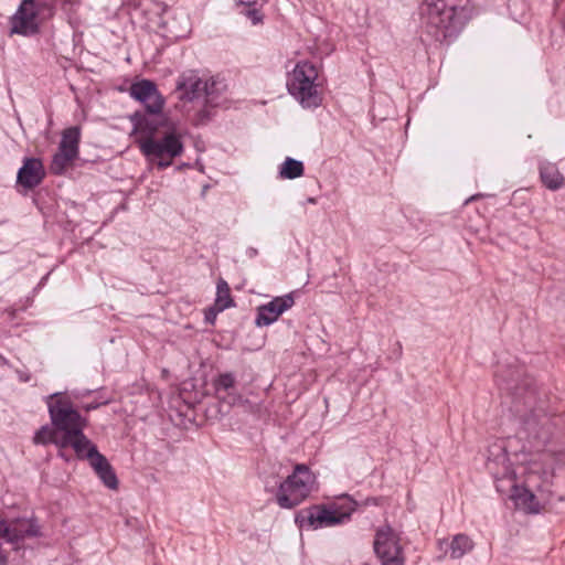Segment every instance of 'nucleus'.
Here are the masks:
<instances>
[{
	"label": "nucleus",
	"mask_w": 565,
	"mask_h": 565,
	"mask_svg": "<svg viewBox=\"0 0 565 565\" xmlns=\"http://www.w3.org/2000/svg\"><path fill=\"white\" fill-rule=\"evenodd\" d=\"M79 459L87 460L96 475L100 473L110 465L107 458L98 451L97 447L93 443H90L87 450L84 451Z\"/></svg>",
	"instance_id": "obj_19"
},
{
	"label": "nucleus",
	"mask_w": 565,
	"mask_h": 565,
	"mask_svg": "<svg viewBox=\"0 0 565 565\" xmlns=\"http://www.w3.org/2000/svg\"><path fill=\"white\" fill-rule=\"evenodd\" d=\"M159 125L167 128L162 137L145 139L140 142V150L159 169H166L172 164L174 158L183 153V134L177 122L168 117H162Z\"/></svg>",
	"instance_id": "obj_3"
},
{
	"label": "nucleus",
	"mask_w": 565,
	"mask_h": 565,
	"mask_svg": "<svg viewBox=\"0 0 565 565\" xmlns=\"http://www.w3.org/2000/svg\"><path fill=\"white\" fill-rule=\"evenodd\" d=\"M129 95L145 106L147 114L160 116V120L166 117L162 115L166 99L152 81L141 79L132 83L129 87Z\"/></svg>",
	"instance_id": "obj_11"
},
{
	"label": "nucleus",
	"mask_w": 565,
	"mask_h": 565,
	"mask_svg": "<svg viewBox=\"0 0 565 565\" xmlns=\"http://www.w3.org/2000/svg\"><path fill=\"white\" fill-rule=\"evenodd\" d=\"M95 407H96L95 405H88V406L86 407V409H87V411H90V409H93V408H95Z\"/></svg>",
	"instance_id": "obj_32"
},
{
	"label": "nucleus",
	"mask_w": 565,
	"mask_h": 565,
	"mask_svg": "<svg viewBox=\"0 0 565 565\" xmlns=\"http://www.w3.org/2000/svg\"><path fill=\"white\" fill-rule=\"evenodd\" d=\"M53 427L58 431L84 433L87 420L74 408L68 396L54 393L47 401Z\"/></svg>",
	"instance_id": "obj_6"
},
{
	"label": "nucleus",
	"mask_w": 565,
	"mask_h": 565,
	"mask_svg": "<svg viewBox=\"0 0 565 565\" xmlns=\"http://www.w3.org/2000/svg\"><path fill=\"white\" fill-rule=\"evenodd\" d=\"M81 140V130L78 127H70L62 134L58 150L78 157V145Z\"/></svg>",
	"instance_id": "obj_18"
},
{
	"label": "nucleus",
	"mask_w": 565,
	"mask_h": 565,
	"mask_svg": "<svg viewBox=\"0 0 565 565\" xmlns=\"http://www.w3.org/2000/svg\"><path fill=\"white\" fill-rule=\"evenodd\" d=\"M315 476L306 465H297L294 473L280 484L277 492L279 507L291 509L300 504L311 492Z\"/></svg>",
	"instance_id": "obj_5"
},
{
	"label": "nucleus",
	"mask_w": 565,
	"mask_h": 565,
	"mask_svg": "<svg viewBox=\"0 0 565 565\" xmlns=\"http://www.w3.org/2000/svg\"><path fill=\"white\" fill-rule=\"evenodd\" d=\"M76 157L57 150V152L53 156L50 170L53 174H63L64 171L73 163Z\"/></svg>",
	"instance_id": "obj_22"
},
{
	"label": "nucleus",
	"mask_w": 565,
	"mask_h": 565,
	"mask_svg": "<svg viewBox=\"0 0 565 565\" xmlns=\"http://www.w3.org/2000/svg\"><path fill=\"white\" fill-rule=\"evenodd\" d=\"M55 434H56V429L54 427L50 428L49 426H43L34 435L33 441L35 444H42V445H45L49 443L53 444Z\"/></svg>",
	"instance_id": "obj_24"
},
{
	"label": "nucleus",
	"mask_w": 565,
	"mask_h": 565,
	"mask_svg": "<svg viewBox=\"0 0 565 565\" xmlns=\"http://www.w3.org/2000/svg\"><path fill=\"white\" fill-rule=\"evenodd\" d=\"M40 536H42L41 526L35 518H17L9 521L6 542L18 550L24 540Z\"/></svg>",
	"instance_id": "obj_12"
},
{
	"label": "nucleus",
	"mask_w": 565,
	"mask_h": 565,
	"mask_svg": "<svg viewBox=\"0 0 565 565\" xmlns=\"http://www.w3.org/2000/svg\"><path fill=\"white\" fill-rule=\"evenodd\" d=\"M422 15L427 32L439 42L454 35L460 28L455 7L449 6L446 0H425Z\"/></svg>",
	"instance_id": "obj_4"
},
{
	"label": "nucleus",
	"mask_w": 565,
	"mask_h": 565,
	"mask_svg": "<svg viewBox=\"0 0 565 565\" xmlns=\"http://www.w3.org/2000/svg\"><path fill=\"white\" fill-rule=\"evenodd\" d=\"M9 529V521L0 518V537L6 541Z\"/></svg>",
	"instance_id": "obj_28"
},
{
	"label": "nucleus",
	"mask_w": 565,
	"mask_h": 565,
	"mask_svg": "<svg viewBox=\"0 0 565 565\" xmlns=\"http://www.w3.org/2000/svg\"><path fill=\"white\" fill-rule=\"evenodd\" d=\"M373 547L382 565H404L405 557L399 537L390 525L381 526L376 531Z\"/></svg>",
	"instance_id": "obj_9"
},
{
	"label": "nucleus",
	"mask_w": 565,
	"mask_h": 565,
	"mask_svg": "<svg viewBox=\"0 0 565 565\" xmlns=\"http://www.w3.org/2000/svg\"><path fill=\"white\" fill-rule=\"evenodd\" d=\"M541 179L550 190H557L564 184V177L554 164H545L541 169Z\"/></svg>",
	"instance_id": "obj_20"
},
{
	"label": "nucleus",
	"mask_w": 565,
	"mask_h": 565,
	"mask_svg": "<svg viewBox=\"0 0 565 565\" xmlns=\"http://www.w3.org/2000/svg\"><path fill=\"white\" fill-rule=\"evenodd\" d=\"M294 305V298L291 295H286L284 297H277L271 300L269 303L262 306L258 308V313L256 318V324L258 327L268 326L276 321L278 317L289 309Z\"/></svg>",
	"instance_id": "obj_14"
},
{
	"label": "nucleus",
	"mask_w": 565,
	"mask_h": 565,
	"mask_svg": "<svg viewBox=\"0 0 565 565\" xmlns=\"http://www.w3.org/2000/svg\"><path fill=\"white\" fill-rule=\"evenodd\" d=\"M213 387L222 412L227 413L232 407L245 408L242 395L244 386L236 382L232 373L220 374L214 379Z\"/></svg>",
	"instance_id": "obj_10"
},
{
	"label": "nucleus",
	"mask_w": 565,
	"mask_h": 565,
	"mask_svg": "<svg viewBox=\"0 0 565 565\" xmlns=\"http://www.w3.org/2000/svg\"><path fill=\"white\" fill-rule=\"evenodd\" d=\"M503 405L514 420L515 437L488 448L487 469L495 488L526 514L545 510L553 494L554 454L546 448L554 426L547 399L533 377L514 372L505 382Z\"/></svg>",
	"instance_id": "obj_1"
},
{
	"label": "nucleus",
	"mask_w": 565,
	"mask_h": 565,
	"mask_svg": "<svg viewBox=\"0 0 565 565\" xmlns=\"http://www.w3.org/2000/svg\"><path fill=\"white\" fill-rule=\"evenodd\" d=\"M234 303L227 282L224 279H220L216 286V298L214 305L204 310L205 322L209 324H214L217 315L223 310L232 307Z\"/></svg>",
	"instance_id": "obj_17"
},
{
	"label": "nucleus",
	"mask_w": 565,
	"mask_h": 565,
	"mask_svg": "<svg viewBox=\"0 0 565 565\" xmlns=\"http://www.w3.org/2000/svg\"><path fill=\"white\" fill-rule=\"evenodd\" d=\"M90 443L92 441L85 436L84 433L58 430H56L53 441L58 450H65L66 448L71 447L78 459L83 456L84 451L87 450V447L90 445Z\"/></svg>",
	"instance_id": "obj_15"
},
{
	"label": "nucleus",
	"mask_w": 565,
	"mask_h": 565,
	"mask_svg": "<svg viewBox=\"0 0 565 565\" xmlns=\"http://www.w3.org/2000/svg\"><path fill=\"white\" fill-rule=\"evenodd\" d=\"M303 174V164L292 158H287L280 168V175L285 179H296Z\"/></svg>",
	"instance_id": "obj_23"
},
{
	"label": "nucleus",
	"mask_w": 565,
	"mask_h": 565,
	"mask_svg": "<svg viewBox=\"0 0 565 565\" xmlns=\"http://www.w3.org/2000/svg\"><path fill=\"white\" fill-rule=\"evenodd\" d=\"M355 504L351 501L348 502L345 510H330V509H317L311 511L308 520L311 525H333L341 523L344 519L349 518L354 511Z\"/></svg>",
	"instance_id": "obj_16"
},
{
	"label": "nucleus",
	"mask_w": 565,
	"mask_h": 565,
	"mask_svg": "<svg viewBox=\"0 0 565 565\" xmlns=\"http://www.w3.org/2000/svg\"><path fill=\"white\" fill-rule=\"evenodd\" d=\"M45 177L44 166L39 158H24L18 171L17 182L25 189H34Z\"/></svg>",
	"instance_id": "obj_13"
},
{
	"label": "nucleus",
	"mask_w": 565,
	"mask_h": 565,
	"mask_svg": "<svg viewBox=\"0 0 565 565\" xmlns=\"http://www.w3.org/2000/svg\"><path fill=\"white\" fill-rule=\"evenodd\" d=\"M81 2V0H63V6H67L70 4L71 7L75 6V4H78Z\"/></svg>",
	"instance_id": "obj_29"
},
{
	"label": "nucleus",
	"mask_w": 565,
	"mask_h": 565,
	"mask_svg": "<svg viewBox=\"0 0 565 565\" xmlns=\"http://www.w3.org/2000/svg\"><path fill=\"white\" fill-rule=\"evenodd\" d=\"M134 120H136V125L142 129L143 127L146 128H149V130L151 132L156 131L157 130V127H150V124L148 122V120L145 118V115L142 114H139V113H136L132 117Z\"/></svg>",
	"instance_id": "obj_27"
},
{
	"label": "nucleus",
	"mask_w": 565,
	"mask_h": 565,
	"mask_svg": "<svg viewBox=\"0 0 565 565\" xmlns=\"http://www.w3.org/2000/svg\"><path fill=\"white\" fill-rule=\"evenodd\" d=\"M43 9L52 15V8L46 3H36L33 0H23L17 12L10 19V33L31 36L39 32L40 13Z\"/></svg>",
	"instance_id": "obj_8"
},
{
	"label": "nucleus",
	"mask_w": 565,
	"mask_h": 565,
	"mask_svg": "<svg viewBox=\"0 0 565 565\" xmlns=\"http://www.w3.org/2000/svg\"><path fill=\"white\" fill-rule=\"evenodd\" d=\"M473 541L467 534H457L452 537L449 548L452 558H461L473 548Z\"/></svg>",
	"instance_id": "obj_21"
},
{
	"label": "nucleus",
	"mask_w": 565,
	"mask_h": 565,
	"mask_svg": "<svg viewBox=\"0 0 565 565\" xmlns=\"http://www.w3.org/2000/svg\"><path fill=\"white\" fill-rule=\"evenodd\" d=\"M317 76L316 67L305 62L296 65L288 79L289 93L306 107L318 105L317 90L313 84Z\"/></svg>",
	"instance_id": "obj_7"
},
{
	"label": "nucleus",
	"mask_w": 565,
	"mask_h": 565,
	"mask_svg": "<svg viewBox=\"0 0 565 565\" xmlns=\"http://www.w3.org/2000/svg\"><path fill=\"white\" fill-rule=\"evenodd\" d=\"M308 202H309V203H311V204H313V203H316V200H315L313 198H309V199H308Z\"/></svg>",
	"instance_id": "obj_31"
},
{
	"label": "nucleus",
	"mask_w": 565,
	"mask_h": 565,
	"mask_svg": "<svg viewBox=\"0 0 565 565\" xmlns=\"http://www.w3.org/2000/svg\"><path fill=\"white\" fill-rule=\"evenodd\" d=\"M58 456L66 461H70V457L66 455L65 450H58Z\"/></svg>",
	"instance_id": "obj_30"
},
{
	"label": "nucleus",
	"mask_w": 565,
	"mask_h": 565,
	"mask_svg": "<svg viewBox=\"0 0 565 565\" xmlns=\"http://www.w3.org/2000/svg\"><path fill=\"white\" fill-rule=\"evenodd\" d=\"M238 4H245V2L243 0H238L237 2Z\"/></svg>",
	"instance_id": "obj_33"
},
{
	"label": "nucleus",
	"mask_w": 565,
	"mask_h": 565,
	"mask_svg": "<svg viewBox=\"0 0 565 565\" xmlns=\"http://www.w3.org/2000/svg\"><path fill=\"white\" fill-rule=\"evenodd\" d=\"M97 476L107 488L111 490H116L118 488V479L110 465Z\"/></svg>",
	"instance_id": "obj_25"
},
{
	"label": "nucleus",
	"mask_w": 565,
	"mask_h": 565,
	"mask_svg": "<svg viewBox=\"0 0 565 565\" xmlns=\"http://www.w3.org/2000/svg\"><path fill=\"white\" fill-rule=\"evenodd\" d=\"M179 99L190 103L188 116L194 126H203L212 120L215 109L225 106L226 84L210 77L203 79L196 71L189 70L181 73L175 83Z\"/></svg>",
	"instance_id": "obj_2"
},
{
	"label": "nucleus",
	"mask_w": 565,
	"mask_h": 565,
	"mask_svg": "<svg viewBox=\"0 0 565 565\" xmlns=\"http://www.w3.org/2000/svg\"><path fill=\"white\" fill-rule=\"evenodd\" d=\"M262 2H266L267 0H260ZM257 0H249V20H252L253 24H258L263 22L264 14L260 9L252 8V4H256Z\"/></svg>",
	"instance_id": "obj_26"
}]
</instances>
